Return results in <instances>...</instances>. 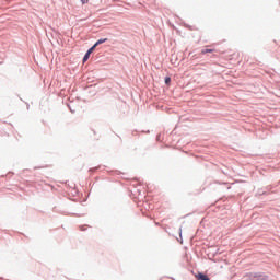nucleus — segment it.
<instances>
[{
	"mask_svg": "<svg viewBox=\"0 0 280 280\" xmlns=\"http://www.w3.org/2000/svg\"><path fill=\"white\" fill-rule=\"evenodd\" d=\"M165 83H166V84H171V78H166V79H165Z\"/></svg>",
	"mask_w": 280,
	"mask_h": 280,
	"instance_id": "nucleus-6",
	"label": "nucleus"
},
{
	"mask_svg": "<svg viewBox=\"0 0 280 280\" xmlns=\"http://www.w3.org/2000/svg\"><path fill=\"white\" fill-rule=\"evenodd\" d=\"M80 1H82V4H88V2H89L90 0H80Z\"/></svg>",
	"mask_w": 280,
	"mask_h": 280,
	"instance_id": "nucleus-7",
	"label": "nucleus"
},
{
	"mask_svg": "<svg viewBox=\"0 0 280 280\" xmlns=\"http://www.w3.org/2000/svg\"><path fill=\"white\" fill-rule=\"evenodd\" d=\"M196 279L197 280H210V278L205 273H197Z\"/></svg>",
	"mask_w": 280,
	"mask_h": 280,
	"instance_id": "nucleus-1",
	"label": "nucleus"
},
{
	"mask_svg": "<svg viewBox=\"0 0 280 280\" xmlns=\"http://www.w3.org/2000/svg\"><path fill=\"white\" fill-rule=\"evenodd\" d=\"M108 40V38H101L98 39L95 44H94V47H98L101 46L102 44L106 43Z\"/></svg>",
	"mask_w": 280,
	"mask_h": 280,
	"instance_id": "nucleus-2",
	"label": "nucleus"
},
{
	"mask_svg": "<svg viewBox=\"0 0 280 280\" xmlns=\"http://www.w3.org/2000/svg\"><path fill=\"white\" fill-rule=\"evenodd\" d=\"M95 48H96V46H92V48H89V50H88V52L86 54H89V55H91L92 54V51H94L95 50Z\"/></svg>",
	"mask_w": 280,
	"mask_h": 280,
	"instance_id": "nucleus-5",
	"label": "nucleus"
},
{
	"mask_svg": "<svg viewBox=\"0 0 280 280\" xmlns=\"http://www.w3.org/2000/svg\"><path fill=\"white\" fill-rule=\"evenodd\" d=\"M213 51H215V50L211 49V48H205V49L201 50V55L211 54Z\"/></svg>",
	"mask_w": 280,
	"mask_h": 280,
	"instance_id": "nucleus-3",
	"label": "nucleus"
},
{
	"mask_svg": "<svg viewBox=\"0 0 280 280\" xmlns=\"http://www.w3.org/2000/svg\"><path fill=\"white\" fill-rule=\"evenodd\" d=\"M90 52H86L85 55H84V57H83V62H86L88 61V59H90Z\"/></svg>",
	"mask_w": 280,
	"mask_h": 280,
	"instance_id": "nucleus-4",
	"label": "nucleus"
}]
</instances>
